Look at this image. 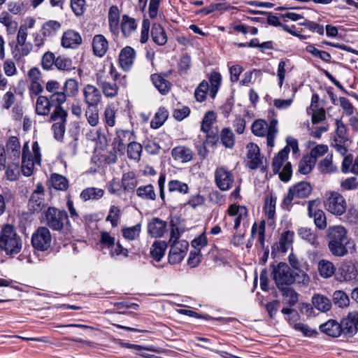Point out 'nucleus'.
<instances>
[{
  "label": "nucleus",
  "mask_w": 358,
  "mask_h": 358,
  "mask_svg": "<svg viewBox=\"0 0 358 358\" xmlns=\"http://www.w3.org/2000/svg\"><path fill=\"white\" fill-rule=\"evenodd\" d=\"M45 224L52 230L62 231L69 225L68 215L64 210L49 207L45 212Z\"/></svg>",
  "instance_id": "4"
},
{
  "label": "nucleus",
  "mask_w": 358,
  "mask_h": 358,
  "mask_svg": "<svg viewBox=\"0 0 358 358\" xmlns=\"http://www.w3.org/2000/svg\"><path fill=\"white\" fill-rule=\"evenodd\" d=\"M134 141L133 132L129 130H118L116 132V136L114 138L113 144L115 148L119 152H123L125 145H129V142Z\"/></svg>",
  "instance_id": "23"
},
{
  "label": "nucleus",
  "mask_w": 358,
  "mask_h": 358,
  "mask_svg": "<svg viewBox=\"0 0 358 358\" xmlns=\"http://www.w3.org/2000/svg\"><path fill=\"white\" fill-rule=\"evenodd\" d=\"M319 169L324 173H331L336 171V166L334 165L332 155H327L319 164Z\"/></svg>",
  "instance_id": "52"
},
{
  "label": "nucleus",
  "mask_w": 358,
  "mask_h": 358,
  "mask_svg": "<svg viewBox=\"0 0 358 358\" xmlns=\"http://www.w3.org/2000/svg\"><path fill=\"white\" fill-rule=\"evenodd\" d=\"M52 104L49 98L45 96H38L36 99L35 111L38 115L45 116L50 114Z\"/></svg>",
  "instance_id": "30"
},
{
  "label": "nucleus",
  "mask_w": 358,
  "mask_h": 358,
  "mask_svg": "<svg viewBox=\"0 0 358 358\" xmlns=\"http://www.w3.org/2000/svg\"><path fill=\"white\" fill-rule=\"evenodd\" d=\"M316 162L309 155L304 156L299 163L298 171L302 174L309 173L315 166Z\"/></svg>",
  "instance_id": "45"
},
{
  "label": "nucleus",
  "mask_w": 358,
  "mask_h": 358,
  "mask_svg": "<svg viewBox=\"0 0 358 358\" xmlns=\"http://www.w3.org/2000/svg\"><path fill=\"white\" fill-rule=\"evenodd\" d=\"M57 57L55 54L50 51L45 52L41 59V66L44 70H51L55 65Z\"/></svg>",
  "instance_id": "59"
},
{
  "label": "nucleus",
  "mask_w": 358,
  "mask_h": 358,
  "mask_svg": "<svg viewBox=\"0 0 358 358\" xmlns=\"http://www.w3.org/2000/svg\"><path fill=\"white\" fill-rule=\"evenodd\" d=\"M121 216V211L118 206H111L108 212V215L106 217V221L110 222L113 227L118 225L119 220Z\"/></svg>",
  "instance_id": "61"
},
{
  "label": "nucleus",
  "mask_w": 358,
  "mask_h": 358,
  "mask_svg": "<svg viewBox=\"0 0 358 358\" xmlns=\"http://www.w3.org/2000/svg\"><path fill=\"white\" fill-rule=\"evenodd\" d=\"M120 183L124 192H133L137 185L134 173L127 172L124 173Z\"/></svg>",
  "instance_id": "37"
},
{
  "label": "nucleus",
  "mask_w": 358,
  "mask_h": 358,
  "mask_svg": "<svg viewBox=\"0 0 358 358\" xmlns=\"http://www.w3.org/2000/svg\"><path fill=\"white\" fill-rule=\"evenodd\" d=\"M276 198L273 196H267L264 203V212L268 219H273L275 215Z\"/></svg>",
  "instance_id": "51"
},
{
  "label": "nucleus",
  "mask_w": 358,
  "mask_h": 358,
  "mask_svg": "<svg viewBox=\"0 0 358 358\" xmlns=\"http://www.w3.org/2000/svg\"><path fill=\"white\" fill-rule=\"evenodd\" d=\"M171 156L176 161L187 163L193 159L194 152L188 147L179 145L173 148L171 150Z\"/></svg>",
  "instance_id": "25"
},
{
  "label": "nucleus",
  "mask_w": 358,
  "mask_h": 358,
  "mask_svg": "<svg viewBox=\"0 0 358 358\" xmlns=\"http://www.w3.org/2000/svg\"><path fill=\"white\" fill-rule=\"evenodd\" d=\"M346 229L341 225L329 227L327 231L329 241L344 242L345 243H353L348 237Z\"/></svg>",
  "instance_id": "20"
},
{
  "label": "nucleus",
  "mask_w": 358,
  "mask_h": 358,
  "mask_svg": "<svg viewBox=\"0 0 358 358\" xmlns=\"http://www.w3.org/2000/svg\"><path fill=\"white\" fill-rule=\"evenodd\" d=\"M55 66L59 71H71L75 69V67L73 66L72 59L64 55H59L57 57Z\"/></svg>",
  "instance_id": "44"
},
{
  "label": "nucleus",
  "mask_w": 358,
  "mask_h": 358,
  "mask_svg": "<svg viewBox=\"0 0 358 358\" xmlns=\"http://www.w3.org/2000/svg\"><path fill=\"white\" fill-rule=\"evenodd\" d=\"M339 324L341 334L355 335L358 332V313L349 312Z\"/></svg>",
  "instance_id": "13"
},
{
  "label": "nucleus",
  "mask_w": 358,
  "mask_h": 358,
  "mask_svg": "<svg viewBox=\"0 0 358 358\" xmlns=\"http://www.w3.org/2000/svg\"><path fill=\"white\" fill-rule=\"evenodd\" d=\"M136 195L145 201H155L157 197L155 188L150 184L138 187L136 189Z\"/></svg>",
  "instance_id": "39"
},
{
  "label": "nucleus",
  "mask_w": 358,
  "mask_h": 358,
  "mask_svg": "<svg viewBox=\"0 0 358 358\" xmlns=\"http://www.w3.org/2000/svg\"><path fill=\"white\" fill-rule=\"evenodd\" d=\"M141 231V224H136L134 226L127 227L122 229L123 236L128 240H135L139 237Z\"/></svg>",
  "instance_id": "57"
},
{
  "label": "nucleus",
  "mask_w": 358,
  "mask_h": 358,
  "mask_svg": "<svg viewBox=\"0 0 358 358\" xmlns=\"http://www.w3.org/2000/svg\"><path fill=\"white\" fill-rule=\"evenodd\" d=\"M357 276V269L351 261L343 262L336 273V279L340 282L349 281Z\"/></svg>",
  "instance_id": "18"
},
{
  "label": "nucleus",
  "mask_w": 358,
  "mask_h": 358,
  "mask_svg": "<svg viewBox=\"0 0 358 358\" xmlns=\"http://www.w3.org/2000/svg\"><path fill=\"white\" fill-rule=\"evenodd\" d=\"M22 241L15 228L10 224L3 226L0 233V249L8 255L17 254L21 251Z\"/></svg>",
  "instance_id": "1"
},
{
  "label": "nucleus",
  "mask_w": 358,
  "mask_h": 358,
  "mask_svg": "<svg viewBox=\"0 0 358 358\" xmlns=\"http://www.w3.org/2000/svg\"><path fill=\"white\" fill-rule=\"evenodd\" d=\"M87 120L90 126L96 127L99 124V112L96 107H88L85 111Z\"/></svg>",
  "instance_id": "62"
},
{
  "label": "nucleus",
  "mask_w": 358,
  "mask_h": 358,
  "mask_svg": "<svg viewBox=\"0 0 358 358\" xmlns=\"http://www.w3.org/2000/svg\"><path fill=\"white\" fill-rule=\"evenodd\" d=\"M109 74L114 82H116L119 85L125 87L127 85V77L126 75L122 76L120 74L113 64L109 66Z\"/></svg>",
  "instance_id": "60"
},
{
  "label": "nucleus",
  "mask_w": 358,
  "mask_h": 358,
  "mask_svg": "<svg viewBox=\"0 0 358 358\" xmlns=\"http://www.w3.org/2000/svg\"><path fill=\"white\" fill-rule=\"evenodd\" d=\"M227 214L229 217L232 218L234 222V229L237 230L241 225V221L247 217L248 210L243 206L232 204L229 206Z\"/></svg>",
  "instance_id": "17"
},
{
  "label": "nucleus",
  "mask_w": 358,
  "mask_h": 358,
  "mask_svg": "<svg viewBox=\"0 0 358 358\" xmlns=\"http://www.w3.org/2000/svg\"><path fill=\"white\" fill-rule=\"evenodd\" d=\"M151 80L155 87L162 94H166L171 90V83L169 81L164 78L159 74H152L151 76Z\"/></svg>",
  "instance_id": "35"
},
{
  "label": "nucleus",
  "mask_w": 358,
  "mask_h": 358,
  "mask_svg": "<svg viewBox=\"0 0 358 358\" xmlns=\"http://www.w3.org/2000/svg\"><path fill=\"white\" fill-rule=\"evenodd\" d=\"M44 189L42 185L38 184L36 189L32 193L29 201V209L34 212L41 211L45 206L43 199Z\"/></svg>",
  "instance_id": "19"
},
{
  "label": "nucleus",
  "mask_w": 358,
  "mask_h": 358,
  "mask_svg": "<svg viewBox=\"0 0 358 358\" xmlns=\"http://www.w3.org/2000/svg\"><path fill=\"white\" fill-rule=\"evenodd\" d=\"M84 102L88 107H97L101 101V93L96 86L87 84L83 89Z\"/></svg>",
  "instance_id": "14"
},
{
  "label": "nucleus",
  "mask_w": 358,
  "mask_h": 358,
  "mask_svg": "<svg viewBox=\"0 0 358 358\" xmlns=\"http://www.w3.org/2000/svg\"><path fill=\"white\" fill-rule=\"evenodd\" d=\"M104 191L100 188L89 187L82 191L80 198L85 201L90 199H99L103 196Z\"/></svg>",
  "instance_id": "42"
},
{
  "label": "nucleus",
  "mask_w": 358,
  "mask_h": 358,
  "mask_svg": "<svg viewBox=\"0 0 358 358\" xmlns=\"http://www.w3.org/2000/svg\"><path fill=\"white\" fill-rule=\"evenodd\" d=\"M52 243V236L50 230L45 227H38L31 236V245L38 251H46Z\"/></svg>",
  "instance_id": "8"
},
{
  "label": "nucleus",
  "mask_w": 358,
  "mask_h": 358,
  "mask_svg": "<svg viewBox=\"0 0 358 358\" xmlns=\"http://www.w3.org/2000/svg\"><path fill=\"white\" fill-rule=\"evenodd\" d=\"M272 275L277 287L280 290H285V287L295 282L294 272L284 262L273 266Z\"/></svg>",
  "instance_id": "6"
},
{
  "label": "nucleus",
  "mask_w": 358,
  "mask_h": 358,
  "mask_svg": "<svg viewBox=\"0 0 358 358\" xmlns=\"http://www.w3.org/2000/svg\"><path fill=\"white\" fill-rule=\"evenodd\" d=\"M170 245L169 262L172 264H178L185 257L188 250L189 243L185 240H180V241L170 243Z\"/></svg>",
  "instance_id": "11"
},
{
  "label": "nucleus",
  "mask_w": 358,
  "mask_h": 358,
  "mask_svg": "<svg viewBox=\"0 0 358 358\" xmlns=\"http://www.w3.org/2000/svg\"><path fill=\"white\" fill-rule=\"evenodd\" d=\"M277 125L278 120L276 119L271 120L269 124L262 119H258L252 124L251 130L256 136H266L267 145L273 147L275 138L278 133Z\"/></svg>",
  "instance_id": "3"
},
{
  "label": "nucleus",
  "mask_w": 358,
  "mask_h": 358,
  "mask_svg": "<svg viewBox=\"0 0 358 358\" xmlns=\"http://www.w3.org/2000/svg\"><path fill=\"white\" fill-rule=\"evenodd\" d=\"M220 139L223 145L227 148H232L234 145V134L229 128H224L220 134Z\"/></svg>",
  "instance_id": "48"
},
{
  "label": "nucleus",
  "mask_w": 358,
  "mask_h": 358,
  "mask_svg": "<svg viewBox=\"0 0 358 358\" xmlns=\"http://www.w3.org/2000/svg\"><path fill=\"white\" fill-rule=\"evenodd\" d=\"M96 83L107 98L115 97L118 94L119 87L121 86L116 82L111 83L108 81L103 73L101 72L96 73Z\"/></svg>",
  "instance_id": "15"
},
{
  "label": "nucleus",
  "mask_w": 358,
  "mask_h": 358,
  "mask_svg": "<svg viewBox=\"0 0 358 358\" xmlns=\"http://www.w3.org/2000/svg\"><path fill=\"white\" fill-rule=\"evenodd\" d=\"M289 150V147L287 145L273 158L272 168L275 173H279L281 170L282 165L287 159Z\"/></svg>",
  "instance_id": "36"
},
{
  "label": "nucleus",
  "mask_w": 358,
  "mask_h": 358,
  "mask_svg": "<svg viewBox=\"0 0 358 358\" xmlns=\"http://www.w3.org/2000/svg\"><path fill=\"white\" fill-rule=\"evenodd\" d=\"M67 116L66 110L60 108L53 110L51 113L50 120L55 122L52 126V129L54 131V136L56 139H61L64 136Z\"/></svg>",
  "instance_id": "9"
},
{
  "label": "nucleus",
  "mask_w": 358,
  "mask_h": 358,
  "mask_svg": "<svg viewBox=\"0 0 358 358\" xmlns=\"http://www.w3.org/2000/svg\"><path fill=\"white\" fill-rule=\"evenodd\" d=\"M135 57L136 52L131 47L124 48L119 55L120 66L124 71H129L134 64Z\"/></svg>",
  "instance_id": "22"
},
{
  "label": "nucleus",
  "mask_w": 358,
  "mask_h": 358,
  "mask_svg": "<svg viewBox=\"0 0 358 358\" xmlns=\"http://www.w3.org/2000/svg\"><path fill=\"white\" fill-rule=\"evenodd\" d=\"M312 190L313 187L308 182L302 181L296 183L289 188L287 195L282 199V207L289 210L295 199L307 198Z\"/></svg>",
  "instance_id": "5"
},
{
  "label": "nucleus",
  "mask_w": 358,
  "mask_h": 358,
  "mask_svg": "<svg viewBox=\"0 0 358 358\" xmlns=\"http://www.w3.org/2000/svg\"><path fill=\"white\" fill-rule=\"evenodd\" d=\"M222 80L221 75L217 72H213L210 74V96L212 99H214L216 96V94L219 90L220 82Z\"/></svg>",
  "instance_id": "54"
},
{
  "label": "nucleus",
  "mask_w": 358,
  "mask_h": 358,
  "mask_svg": "<svg viewBox=\"0 0 358 358\" xmlns=\"http://www.w3.org/2000/svg\"><path fill=\"white\" fill-rule=\"evenodd\" d=\"M151 36L152 41L159 45H164L167 42V36L161 24L155 23L152 24Z\"/></svg>",
  "instance_id": "32"
},
{
  "label": "nucleus",
  "mask_w": 358,
  "mask_h": 358,
  "mask_svg": "<svg viewBox=\"0 0 358 358\" xmlns=\"http://www.w3.org/2000/svg\"><path fill=\"white\" fill-rule=\"evenodd\" d=\"M62 90L68 96H74L78 92V83L76 79L69 78L65 81Z\"/></svg>",
  "instance_id": "55"
},
{
  "label": "nucleus",
  "mask_w": 358,
  "mask_h": 358,
  "mask_svg": "<svg viewBox=\"0 0 358 358\" xmlns=\"http://www.w3.org/2000/svg\"><path fill=\"white\" fill-rule=\"evenodd\" d=\"M167 243L162 241H155L150 250L151 257L157 262H160L165 255Z\"/></svg>",
  "instance_id": "33"
},
{
  "label": "nucleus",
  "mask_w": 358,
  "mask_h": 358,
  "mask_svg": "<svg viewBox=\"0 0 358 358\" xmlns=\"http://www.w3.org/2000/svg\"><path fill=\"white\" fill-rule=\"evenodd\" d=\"M317 267L320 275L325 278L332 276L336 271L334 264L326 259L320 260Z\"/></svg>",
  "instance_id": "41"
},
{
  "label": "nucleus",
  "mask_w": 358,
  "mask_h": 358,
  "mask_svg": "<svg viewBox=\"0 0 358 358\" xmlns=\"http://www.w3.org/2000/svg\"><path fill=\"white\" fill-rule=\"evenodd\" d=\"M358 188L357 178L355 177L348 178L341 182V190L352 191Z\"/></svg>",
  "instance_id": "64"
},
{
  "label": "nucleus",
  "mask_w": 358,
  "mask_h": 358,
  "mask_svg": "<svg viewBox=\"0 0 358 358\" xmlns=\"http://www.w3.org/2000/svg\"><path fill=\"white\" fill-rule=\"evenodd\" d=\"M169 116L167 110L164 108H160L155 113L154 119L150 122V126L153 129H157L160 127L164 122L166 120Z\"/></svg>",
  "instance_id": "47"
},
{
  "label": "nucleus",
  "mask_w": 358,
  "mask_h": 358,
  "mask_svg": "<svg viewBox=\"0 0 358 358\" xmlns=\"http://www.w3.org/2000/svg\"><path fill=\"white\" fill-rule=\"evenodd\" d=\"M63 331L61 334H92L93 329L90 327L81 324H71L60 327Z\"/></svg>",
  "instance_id": "40"
},
{
  "label": "nucleus",
  "mask_w": 358,
  "mask_h": 358,
  "mask_svg": "<svg viewBox=\"0 0 358 358\" xmlns=\"http://www.w3.org/2000/svg\"><path fill=\"white\" fill-rule=\"evenodd\" d=\"M247 148L248 166L251 169H255L262 162L259 148L257 144L250 143L247 145Z\"/></svg>",
  "instance_id": "24"
},
{
  "label": "nucleus",
  "mask_w": 358,
  "mask_h": 358,
  "mask_svg": "<svg viewBox=\"0 0 358 358\" xmlns=\"http://www.w3.org/2000/svg\"><path fill=\"white\" fill-rule=\"evenodd\" d=\"M320 202L317 200H310L308 202V215L313 217L315 224L320 229H324L327 227V219L324 212L320 209Z\"/></svg>",
  "instance_id": "12"
},
{
  "label": "nucleus",
  "mask_w": 358,
  "mask_h": 358,
  "mask_svg": "<svg viewBox=\"0 0 358 358\" xmlns=\"http://www.w3.org/2000/svg\"><path fill=\"white\" fill-rule=\"evenodd\" d=\"M258 231V240L260 243V245L263 250H264L265 245V224L264 222H262L259 227H257V224L255 222L252 225L251 234L252 236H254L255 234Z\"/></svg>",
  "instance_id": "63"
},
{
  "label": "nucleus",
  "mask_w": 358,
  "mask_h": 358,
  "mask_svg": "<svg viewBox=\"0 0 358 358\" xmlns=\"http://www.w3.org/2000/svg\"><path fill=\"white\" fill-rule=\"evenodd\" d=\"M332 303L339 308L349 307L350 300L348 295L343 290H336L332 294Z\"/></svg>",
  "instance_id": "34"
},
{
  "label": "nucleus",
  "mask_w": 358,
  "mask_h": 358,
  "mask_svg": "<svg viewBox=\"0 0 358 358\" xmlns=\"http://www.w3.org/2000/svg\"><path fill=\"white\" fill-rule=\"evenodd\" d=\"M324 205L327 211L336 215H343L347 208L345 199L339 192L334 191L326 193Z\"/></svg>",
  "instance_id": "7"
},
{
  "label": "nucleus",
  "mask_w": 358,
  "mask_h": 358,
  "mask_svg": "<svg viewBox=\"0 0 358 358\" xmlns=\"http://www.w3.org/2000/svg\"><path fill=\"white\" fill-rule=\"evenodd\" d=\"M167 223L158 217L152 218L148 223V233L153 238L162 237L166 231Z\"/></svg>",
  "instance_id": "21"
},
{
  "label": "nucleus",
  "mask_w": 358,
  "mask_h": 358,
  "mask_svg": "<svg viewBox=\"0 0 358 358\" xmlns=\"http://www.w3.org/2000/svg\"><path fill=\"white\" fill-rule=\"evenodd\" d=\"M142 145L134 141L129 142L127 146V156L129 158L138 161L141 158Z\"/></svg>",
  "instance_id": "50"
},
{
  "label": "nucleus",
  "mask_w": 358,
  "mask_h": 358,
  "mask_svg": "<svg viewBox=\"0 0 358 358\" xmlns=\"http://www.w3.org/2000/svg\"><path fill=\"white\" fill-rule=\"evenodd\" d=\"M311 302L315 308L322 313H327L332 308L331 299L321 294H314Z\"/></svg>",
  "instance_id": "26"
},
{
  "label": "nucleus",
  "mask_w": 358,
  "mask_h": 358,
  "mask_svg": "<svg viewBox=\"0 0 358 358\" xmlns=\"http://www.w3.org/2000/svg\"><path fill=\"white\" fill-rule=\"evenodd\" d=\"M6 150L13 157H19L20 153V144L16 136H10L6 143Z\"/></svg>",
  "instance_id": "56"
},
{
  "label": "nucleus",
  "mask_w": 358,
  "mask_h": 358,
  "mask_svg": "<svg viewBox=\"0 0 358 358\" xmlns=\"http://www.w3.org/2000/svg\"><path fill=\"white\" fill-rule=\"evenodd\" d=\"M50 180L52 187L57 190L65 191L69 187L67 179L62 175L53 173Z\"/></svg>",
  "instance_id": "46"
},
{
  "label": "nucleus",
  "mask_w": 358,
  "mask_h": 358,
  "mask_svg": "<svg viewBox=\"0 0 358 358\" xmlns=\"http://www.w3.org/2000/svg\"><path fill=\"white\" fill-rule=\"evenodd\" d=\"M320 330L327 336H340L341 334L340 324L335 320H329L325 323L320 324Z\"/></svg>",
  "instance_id": "31"
},
{
  "label": "nucleus",
  "mask_w": 358,
  "mask_h": 358,
  "mask_svg": "<svg viewBox=\"0 0 358 358\" xmlns=\"http://www.w3.org/2000/svg\"><path fill=\"white\" fill-rule=\"evenodd\" d=\"M41 155L40 147L37 141L32 144V152L29 150L28 143H25L22 148V171L25 176L32 175L34 166L40 165Z\"/></svg>",
  "instance_id": "2"
},
{
  "label": "nucleus",
  "mask_w": 358,
  "mask_h": 358,
  "mask_svg": "<svg viewBox=\"0 0 358 358\" xmlns=\"http://www.w3.org/2000/svg\"><path fill=\"white\" fill-rule=\"evenodd\" d=\"M350 245H353V243L329 241L328 248L332 255L341 257L348 254V247Z\"/></svg>",
  "instance_id": "29"
},
{
  "label": "nucleus",
  "mask_w": 358,
  "mask_h": 358,
  "mask_svg": "<svg viewBox=\"0 0 358 358\" xmlns=\"http://www.w3.org/2000/svg\"><path fill=\"white\" fill-rule=\"evenodd\" d=\"M80 34L73 29L65 31L61 38V45L66 49H76L82 43Z\"/></svg>",
  "instance_id": "16"
},
{
  "label": "nucleus",
  "mask_w": 358,
  "mask_h": 358,
  "mask_svg": "<svg viewBox=\"0 0 358 358\" xmlns=\"http://www.w3.org/2000/svg\"><path fill=\"white\" fill-rule=\"evenodd\" d=\"M137 29V22L133 17L123 15L121 21V31L124 37L130 36Z\"/></svg>",
  "instance_id": "28"
},
{
  "label": "nucleus",
  "mask_w": 358,
  "mask_h": 358,
  "mask_svg": "<svg viewBox=\"0 0 358 358\" xmlns=\"http://www.w3.org/2000/svg\"><path fill=\"white\" fill-rule=\"evenodd\" d=\"M215 181L222 191L230 189L234 181L233 173L223 166L217 167L215 171Z\"/></svg>",
  "instance_id": "10"
},
{
  "label": "nucleus",
  "mask_w": 358,
  "mask_h": 358,
  "mask_svg": "<svg viewBox=\"0 0 358 358\" xmlns=\"http://www.w3.org/2000/svg\"><path fill=\"white\" fill-rule=\"evenodd\" d=\"M168 188L170 192H178L180 194H187L189 191L187 184L178 180H171L168 183Z\"/></svg>",
  "instance_id": "53"
},
{
  "label": "nucleus",
  "mask_w": 358,
  "mask_h": 358,
  "mask_svg": "<svg viewBox=\"0 0 358 358\" xmlns=\"http://www.w3.org/2000/svg\"><path fill=\"white\" fill-rule=\"evenodd\" d=\"M92 48L95 55L103 57L108 48L106 38L101 34L94 36L92 41Z\"/></svg>",
  "instance_id": "27"
},
{
  "label": "nucleus",
  "mask_w": 358,
  "mask_h": 358,
  "mask_svg": "<svg viewBox=\"0 0 358 358\" xmlns=\"http://www.w3.org/2000/svg\"><path fill=\"white\" fill-rule=\"evenodd\" d=\"M67 96H68L63 90L62 91H58L54 94H52L50 96L49 99L50 103L52 106H55L54 110H56L59 108H63L62 105L66 102Z\"/></svg>",
  "instance_id": "49"
},
{
  "label": "nucleus",
  "mask_w": 358,
  "mask_h": 358,
  "mask_svg": "<svg viewBox=\"0 0 358 358\" xmlns=\"http://www.w3.org/2000/svg\"><path fill=\"white\" fill-rule=\"evenodd\" d=\"M61 23L57 20H49L45 22L41 28L42 35L44 37H53L60 30Z\"/></svg>",
  "instance_id": "38"
},
{
  "label": "nucleus",
  "mask_w": 358,
  "mask_h": 358,
  "mask_svg": "<svg viewBox=\"0 0 358 358\" xmlns=\"http://www.w3.org/2000/svg\"><path fill=\"white\" fill-rule=\"evenodd\" d=\"M289 60H281L278 66L277 76L279 79V87H281L285 78L286 71L291 70Z\"/></svg>",
  "instance_id": "58"
},
{
  "label": "nucleus",
  "mask_w": 358,
  "mask_h": 358,
  "mask_svg": "<svg viewBox=\"0 0 358 358\" xmlns=\"http://www.w3.org/2000/svg\"><path fill=\"white\" fill-rule=\"evenodd\" d=\"M294 240V232L291 231H284L279 240V249L281 252H285L292 245Z\"/></svg>",
  "instance_id": "43"
}]
</instances>
